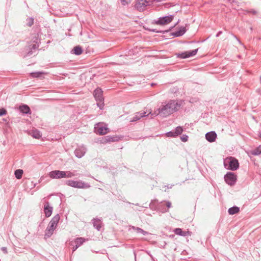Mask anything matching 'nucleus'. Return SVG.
<instances>
[{"instance_id": "obj_1", "label": "nucleus", "mask_w": 261, "mask_h": 261, "mask_svg": "<svg viewBox=\"0 0 261 261\" xmlns=\"http://www.w3.org/2000/svg\"><path fill=\"white\" fill-rule=\"evenodd\" d=\"M181 104L174 100H171L167 103L162 105L159 108V113L162 117H167L173 113L177 111Z\"/></svg>"}, {"instance_id": "obj_2", "label": "nucleus", "mask_w": 261, "mask_h": 261, "mask_svg": "<svg viewBox=\"0 0 261 261\" xmlns=\"http://www.w3.org/2000/svg\"><path fill=\"white\" fill-rule=\"evenodd\" d=\"M60 219V217L59 214L56 215L51 219L45 230V237L48 238L51 237V236L53 234L54 231L57 227Z\"/></svg>"}, {"instance_id": "obj_3", "label": "nucleus", "mask_w": 261, "mask_h": 261, "mask_svg": "<svg viewBox=\"0 0 261 261\" xmlns=\"http://www.w3.org/2000/svg\"><path fill=\"white\" fill-rule=\"evenodd\" d=\"M224 165L225 168L235 171L238 169L239 163L236 158L230 156L226 159L224 162Z\"/></svg>"}, {"instance_id": "obj_4", "label": "nucleus", "mask_w": 261, "mask_h": 261, "mask_svg": "<svg viewBox=\"0 0 261 261\" xmlns=\"http://www.w3.org/2000/svg\"><path fill=\"white\" fill-rule=\"evenodd\" d=\"M65 184L68 186L79 189H88L90 187L89 183L85 182L82 180H68Z\"/></svg>"}, {"instance_id": "obj_5", "label": "nucleus", "mask_w": 261, "mask_h": 261, "mask_svg": "<svg viewBox=\"0 0 261 261\" xmlns=\"http://www.w3.org/2000/svg\"><path fill=\"white\" fill-rule=\"evenodd\" d=\"M174 17V15H171L159 17L157 20H155V23L161 25L168 24L173 20Z\"/></svg>"}, {"instance_id": "obj_6", "label": "nucleus", "mask_w": 261, "mask_h": 261, "mask_svg": "<svg viewBox=\"0 0 261 261\" xmlns=\"http://www.w3.org/2000/svg\"><path fill=\"white\" fill-rule=\"evenodd\" d=\"M224 178L226 182L231 186H233L237 181V175L231 172H227Z\"/></svg>"}, {"instance_id": "obj_7", "label": "nucleus", "mask_w": 261, "mask_h": 261, "mask_svg": "<svg viewBox=\"0 0 261 261\" xmlns=\"http://www.w3.org/2000/svg\"><path fill=\"white\" fill-rule=\"evenodd\" d=\"M48 175L51 178L60 179L64 178L65 173L64 171L53 170L50 171Z\"/></svg>"}, {"instance_id": "obj_8", "label": "nucleus", "mask_w": 261, "mask_h": 261, "mask_svg": "<svg viewBox=\"0 0 261 261\" xmlns=\"http://www.w3.org/2000/svg\"><path fill=\"white\" fill-rule=\"evenodd\" d=\"M149 2L147 0H138L135 5L136 8L140 12L143 11L148 5Z\"/></svg>"}, {"instance_id": "obj_9", "label": "nucleus", "mask_w": 261, "mask_h": 261, "mask_svg": "<svg viewBox=\"0 0 261 261\" xmlns=\"http://www.w3.org/2000/svg\"><path fill=\"white\" fill-rule=\"evenodd\" d=\"M198 49H194L190 51H187L178 55V57L182 59L187 58L190 57L195 56L198 51Z\"/></svg>"}, {"instance_id": "obj_10", "label": "nucleus", "mask_w": 261, "mask_h": 261, "mask_svg": "<svg viewBox=\"0 0 261 261\" xmlns=\"http://www.w3.org/2000/svg\"><path fill=\"white\" fill-rule=\"evenodd\" d=\"M94 96L97 101H103L104 98L102 96V91L100 88H97L94 91Z\"/></svg>"}, {"instance_id": "obj_11", "label": "nucleus", "mask_w": 261, "mask_h": 261, "mask_svg": "<svg viewBox=\"0 0 261 261\" xmlns=\"http://www.w3.org/2000/svg\"><path fill=\"white\" fill-rule=\"evenodd\" d=\"M86 152V148L83 146H79L74 151L75 156L78 158L83 156Z\"/></svg>"}, {"instance_id": "obj_12", "label": "nucleus", "mask_w": 261, "mask_h": 261, "mask_svg": "<svg viewBox=\"0 0 261 261\" xmlns=\"http://www.w3.org/2000/svg\"><path fill=\"white\" fill-rule=\"evenodd\" d=\"M53 207L49 205V202L46 201L44 204V212L46 217H50L53 213Z\"/></svg>"}, {"instance_id": "obj_13", "label": "nucleus", "mask_w": 261, "mask_h": 261, "mask_svg": "<svg viewBox=\"0 0 261 261\" xmlns=\"http://www.w3.org/2000/svg\"><path fill=\"white\" fill-rule=\"evenodd\" d=\"M95 132L101 135H105L108 133V128L102 126L101 124H97V126L95 127Z\"/></svg>"}, {"instance_id": "obj_14", "label": "nucleus", "mask_w": 261, "mask_h": 261, "mask_svg": "<svg viewBox=\"0 0 261 261\" xmlns=\"http://www.w3.org/2000/svg\"><path fill=\"white\" fill-rule=\"evenodd\" d=\"M217 135L214 131H211L205 134V139L209 142H214L217 138Z\"/></svg>"}, {"instance_id": "obj_15", "label": "nucleus", "mask_w": 261, "mask_h": 261, "mask_svg": "<svg viewBox=\"0 0 261 261\" xmlns=\"http://www.w3.org/2000/svg\"><path fill=\"white\" fill-rule=\"evenodd\" d=\"M147 116L146 112H139L136 113L133 118L129 120L130 122H135L139 120L140 118Z\"/></svg>"}, {"instance_id": "obj_16", "label": "nucleus", "mask_w": 261, "mask_h": 261, "mask_svg": "<svg viewBox=\"0 0 261 261\" xmlns=\"http://www.w3.org/2000/svg\"><path fill=\"white\" fill-rule=\"evenodd\" d=\"M173 232L177 235L186 237L191 235V232L189 231H184L180 228H176L173 230Z\"/></svg>"}, {"instance_id": "obj_17", "label": "nucleus", "mask_w": 261, "mask_h": 261, "mask_svg": "<svg viewBox=\"0 0 261 261\" xmlns=\"http://www.w3.org/2000/svg\"><path fill=\"white\" fill-rule=\"evenodd\" d=\"M186 32L185 27H180L178 31L175 32L173 33V35L175 37H179L183 35Z\"/></svg>"}, {"instance_id": "obj_18", "label": "nucleus", "mask_w": 261, "mask_h": 261, "mask_svg": "<svg viewBox=\"0 0 261 261\" xmlns=\"http://www.w3.org/2000/svg\"><path fill=\"white\" fill-rule=\"evenodd\" d=\"M92 221H93V226L98 231L100 230L101 227V220L98 219L94 218Z\"/></svg>"}, {"instance_id": "obj_19", "label": "nucleus", "mask_w": 261, "mask_h": 261, "mask_svg": "<svg viewBox=\"0 0 261 261\" xmlns=\"http://www.w3.org/2000/svg\"><path fill=\"white\" fill-rule=\"evenodd\" d=\"M39 47V45L37 44H33V45H30V50H29L27 54V56H31L33 55L34 51L33 50H36Z\"/></svg>"}, {"instance_id": "obj_20", "label": "nucleus", "mask_w": 261, "mask_h": 261, "mask_svg": "<svg viewBox=\"0 0 261 261\" xmlns=\"http://www.w3.org/2000/svg\"><path fill=\"white\" fill-rule=\"evenodd\" d=\"M240 211L239 207L234 206L229 208L228 210V212L229 215H234L238 213Z\"/></svg>"}, {"instance_id": "obj_21", "label": "nucleus", "mask_w": 261, "mask_h": 261, "mask_svg": "<svg viewBox=\"0 0 261 261\" xmlns=\"http://www.w3.org/2000/svg\"><path fill=\"white\" fill-rule=\"evenodd\" d=\"M20 111L23 114L30 113V109L27 105H23L19 108Z\"/></svg>"}, {"instance_id": "obj_22", "label": "nucleus", "mask_w": 261, "mask_h": 261, "mask_svg": "<svg viewBox=\"0 0 261 261\" xmlns=\"http://www.w3.org/2000/svg\"><path fill=\"white\" fill-rule=\"evenodd\" d=\"M85 241H86L85 239L80 237V238H76L73 243L76 246H78V247H79L80 246H81L84 243V242H85Z\"/></svg>"}, {"instance_id": "obj_23", "label": "nucleus", "mask_w": 261, "mask_h": 261, "mask_svg": "<svg viewBox=\"0 0 261 261\" xmlns=\"http://www.w3.org/2000/svg\"><path fill=\"white\" fill-rule=\"evenodd\" d=\"M132 228L133 230H135L137 233H141L144 236H146V235H147V234H148L149 233L147 231H146L143 230L142 229H141V228H139V227H135V226H132Z\"/></svg>"}, {"instance_id": "obj_24", "label": "nucleus", "mask_w": 261, "mask_h": 261, "mask_svg": "<svg viewBox=\"0 0 261 261\" xmlns=\"http://www.w3.org/2000/svg\"><path fill=\"white\" fill-rule=\"evenodd\" d=\"M23 173V171L21 169L16 170L14 172L15 177L18 179L21 178Z\"/></svg>"}, {"instance_id": "obj_25", "label": "nucleus", "mask_w": 261, "mask_h": 261, "mask_svg": "<svg viewBox=\"0 0 261 261\" xmlns=\"http://www.w3.org/2000/svg\"><path fill=\"white\" fill-rule=\"evenodd\" d=\"M83 52L82 48L80 46H76L74 47L73 49V53L76 55H81Z\"/></svg>"}, {"instance_id": "obj_26", "label": "nucleus", "mask_w": 261, "mask_h": 261, "mask_svg": "<svg viewBox=\"0 0 261 261\" xmlns=\"http://www.w3.org/2000/svg\"><path fill=\"white\" fill-rule=\"evenodd\" d=\"M261 153V145L251 151V154L254 155H257Z\"/></svg>"}, {"instance_id": "obj_27", "label": "nucleus", "mask_w": 261, "mask_h": 261, "mask_svg": "<svg viewBox=\"0 0 261 261\" xmlns=\"http://www.w3.org/2000/svg\"><path fill=\"white\" fill-rule=\"evenodd\" d=\"M106 140L107 142H114L119 140V138L117 136L112 137L110 136H107L106 137Z\"/></svg>"}, {"instance_id": "obj_28", "label": "nucleus", "mask_w": 261, "mask_h": 261, "mask_svg": "<svg viewBox=\"0 0 261 261\" xmlns=\"http://www.w3.org/2000/svg\"><path fill=\"white\" fill-rule=\"evenodd\" d=\"M43 74H44L43 72L38 71L31 73L30 75L32 77H39Z\"/></svg>"}, {"instance_id": "obj_29", "label": "nucleus", "mask_w": 261, "mask_h": 261, "mask_svg": "<svg viewBox=\"0 0 261 261\" xmlns=\"http://www.w3.org/2000/svg\"><path fill=\"white\" fill-rule=\"evenodd\" d=\"M160 115L159 113V108H158L156 111H154V112L152 113L151 112H149V113L148 114H146L147 116H150L151 118H152L153 117Z\"/></svg>"}, {"instance_id": "obj_30", "label": "nucleus", "mask_w": 261, "mask_h": 261, "mask_svg": "<svg viewBox=\"0 0 261 261\" xmlns=\"http://www.w3.org/2000/svg\"><path fill=\"white\" fill-rule=\"evenodd\" d=\"M65 175L64 176V178H71L75 175L73 172H71L69 171H64Z\"/></svg>"}, {"instance_id": "obj_31", "label": "nucleus", "mask_w": 261, "mask_h": 261, "mask_svg": "<svg viewBox=\"0 0 261 261\" xmlns=\"http://www.w3.org/2000/svg\"><path fill=\"white\" fill-rule=\"evenodd\" d=\"M183 132V129L181 126H177L174 131V134H176V136L180 135Z\"/></svg>"}, {"instance_id": "obj_32", "label": "nucleus", "mask_w": 261, "mask_h": 261, "mask_svg": "<svg viewBox=\"0 0 261 261\" xmlns=\"http://www.w3.org/2000/svg\"><path fill=\"white\" fill-rule=\"evenodd\" d=\"M32 136L35 138L39 139L41 135L39 131L36 130L33 132Z\"/></svg>"}, {"instance_id": "obj_33", "label": "nucleus", "mask_w": 261, "mask_h": 261, "mask_svg": "<svg viewBox=\"0 0 261 261\" xmlns=\"http://www.w3.org/2000/svg\"><path fill=\"white\" fill-rule=\"evenodd\" d=\"M34 23V18L29 17L27 19V24L29 27H31Z\"/></svg>"}, {"instance_id": "obj_34", "label": "nucleus", "mask_w": 261, "mask_h": 261, "mask_svg": "<svg viewBox=\"0 0 261 261\" xmlns=\"http://www.w3.org/2000/svg\"><path fill=\"white\" fill-rule=\"evenodd\" d=\"M174 131H170L166 133V135L168 137H175L176 135L174 134Z\"/></svg>"}, {"instance_id": "obj_35", "label": "nucleus", "mask_w": 261, "mask_h": 261, "mask_svg": "<svg viewBox=\"0 0 261 261\" xmlns=\"http://www.w3.org/2000/svg\"><path fill=\"white\" fill-rule=\"evenodd\" d=\"M132 0H120V2L123 6H126L130 4Z\"/></svg>"}, {"instance_id": "obj_36", "label": "nucleus", "mask_w": 261, "mask_h": 261, "mask_svg": "<svg viewBox=\"0 0 261 261\" xmlns=\"http://www.w3.org/2000/svg\"><path fill=\"white\" fill-rule=\"evenodd\" d=\"M7 114V111L4 108L0 109V116H4Z\"/></svg>"}, {"instance_id": "obj_37", "label": "nucleus", "mask_w": 261, "mask_h": 261, "mask_svg": "<svg viewBox=\"0 0 261 261\" xmlns=\"http://www.w3.org/2000/svg\"><path fill=\"white\" fill-rule=\"evenodd\" d=\"M97 106L100 108V109H102L103 107L104 106V103L103 101H101L100 102V101H97Z\"/></svg>"}, {"instance_id": "obj_38", "label": "nucleus", "mask_w": 261, "mask_h": 261, "mask_svg": "<svg viewBox=\"0 0 261 261\" xmlns=\"http://www.w3.org/2000/svg\"><path fill=\"white\" fill-rule=\"evenodd\" d=\"M188 136L186 135H184L181 137V140L183 142H186L188 140Z\"/></svg>"}, {"instance_id": "obj_39", "label": "nucleus", "mask_w": 261, "mask_h": 261, "mask_svg": "<svg viewBox=\"0 0 261 261\" xmlns=\"http://www.w3.org/2000/svg\"><path fill=\"white\" fill-rule=\"evenodd\" d=\"M71 245L73 246V251H75L78 248V246H76L73 242H71Z\"/></svg>"}, {"instance_id": "obj_40", "label": "nucleus", "mask_w": 261, "mask_h": 261, "mask_svg": "<svg viewBox=\"0 0 261 261\" xmlns=\"http://www.w3.org/2000/svg\"><path fill=\"white\" fill-rule=\"evenodd\" d=\"M166 206L168 208H170L171 206V203L170 201L166 202Z\"/></svg>"}, {"instance_id": "obj_41", "label": "nucleus", "mask_w": 261, "mask_h": 261, "mask_svg": "<svg viewBox=\"0 0 261 261\" xmlns=\"http://www.w3.org/2000/svg\"><path fill=\"white\" fill-rule=\"evenodd\" d=\"M229 3L232 4V3H236L238 4V2L235 1L234 0H227Z\"/></svg>"}, {"instance_id": "obj_42", "label": "nucleus", "mask_w": 261, "mask_h": 261, "mask_svg": "<svg viewBox=\"0 0 261 261\" xmlns=\"http://www.w3.org/2000/svg\"><path fill=\"white\" fill-rule=\"evenodd\" d=\"M222 31H219L217 33V34H216V37H219L221 34H222Z\"/></svg>"}, {"instance_id": "obj_43", "label": "nucleus", "mask_w": 261, "mask_h": 261, "mask_svg": "<svg viewBox=\"0 0 261 261\" xmlns=\"http://www.w3.org/2000/svg\"><path fill=\"white\" fill-rule=\"evenodd\" d=\"M257 92L258 94H261V88L257 89Z\"/></svg>"}, {"instance_id": "obj_44", "label": "nucleus", "mask_w": 261, "mask_h": 261, "mask_svg": "<svg viewBox=\"0 0 261 261\" xmlns=\"http://www.w3.org/2000/svg\"><path fill=\"white\" fill-rule=\"evenodd\" d=\"M234 37L238 40V41L239 42V43L241 44V41L237 38V37L236 36H234Z\"/></svg>"}, {"instance_id": "obj_45", "label": "nucleus", "mask_w": 261, "mask_h": 261, "mask_svg": "<svg viewBox=\"0 0 261 261\" xmlns=\"http://www.w3.org/2000/svg\"><path fill=\"white\" fill-rule=\"evenodd\" d=\"M167 211H167V210H166V209H165L164 211H163V212H167Z\"/></svg>"}]
</instances>
